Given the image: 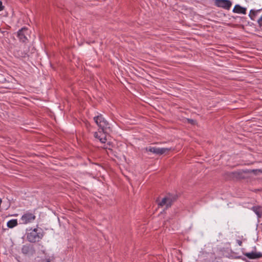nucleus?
<instances>
[{
	"mask_svg": "<svg viewBox=\"0 0 262 262\" xmlns=\"http://www.w3.org/2000/svg\"><path fill=\"white\" fill-rule=\"evenodd\" d=\"M257 172H260L262 173V170L261 169H245V170H239L236 171L228 172L226 173L227 177L230 179L233 180H239L244 179L245 177V173H253L255 174L257 173Z\"/></svg>",
	"mask_w": 262,
	"mask_h": 262,
	"instance_id": "obj_1",
	"label": "nucleus"
},
{
	"mask_svg": "<svg viewBox=\"0 0 262 262\" xmlns=\"http://www.w3.org/2000/svg\"><path fill=\"white\" fill-rule=\"evenodd\" d=\"M43 236V233L41 229H30L29 232L27 233V238L31 243L39 242Z\"/></svg>",
	"mask_w": 262,
	"mask_h": 262,
	"instance_id": "obj_2",
	"label": "nucleus"
},
{
	"mask_svg": "<svg viewBox=\"0 0 262 262\" xmlns=\"http://www.w3.org/2000/svg\"><path fill=\"white\" fill-rule=\"evenodd\" d=\"M177 200L176 196L168 195L162 199V201L158 203L161 207L165 206L166 209L171 207L172 203Z\"/></svg>",
	"mask_w": 262,
	"mask_h": 262,
	"instance_id": "obj_3",
	"label": "nucleus"
},
{
	"mask_svg": "<svg viewBox=\"0 0 262 262\" xmlns=\"http://www.w3.org/2000/svg\"><path fill=\"white\" fill-rule=\"evenodd\" d=\"M36 219L34 213L27 211L25 212L21 217V224H27L32 223Z\"/></svg>",
	"mask_w": 262,
	"mask_h": 262,
	"instance_id": "obj_4",
	"label": "nucleus"
},
{
	"mask_svg": "<svg viewBox=\"0 0 262 262\" xmlns=\"http://www.w3.org/2000/svg\"><path fill=\"white\" fill-rule=\"evenodd\" d=\"M94 120L98 126L101 128L103 130L107 127L108 125V122L103 117L102 115H99L97 116L94 117Z\"/></svg>",
	"mask_w": 262,
	"mask_h": 262,
	"instance_id": "obj_5",
	"label": "nucleus"
},
{
	"mask_svg": "<svg viewBox=\"0 0 262 262\" xmlns=\"http://www.w3.org/2000/svg\"><path fill=\"white\" fill-rule=\"evenodd\" d=\"M171 148H158L156 147H148L146 148V150L150 151L157 155H162L168 152Z\"/></svg>",
	"mask_w": 262,
	"mask_h": 262,
	"instance_id": "obj_6",
	"label": "nucleus"
},
{
	"mask_svg": "<svg viewBox=\"0 0 262 262\" xmlns=\"http://www.w3.org/2000/svg\"><path fill=\"white\" fill-rule=\"evenodd\" d=\"M215 5L226 10H229L232 6V2L229 0H215Z\"/></svg>",
	"mask_w": 262,
	"mask_h": 262,
	"instance_id": "obj_7",
	"label": "nucleus"
},
{
	"mask_svg": "<svg viewBox=\"0 0 262 262\" xmlns=\"http://www.w3.org/2000/svg\"><path fill=\"white\" fill-rule=\"evenodd\" d=\"M27 35H28V29L26 27L21 28L17 32V37L23 42H26L28 40Z\"/></svg>",
	"mask_w": 262,
	"mask_h": 262,
	"instance_id": "obj_8",
	"label": "nucleus"
},
{
	"mask_svg": "<svg viewBox=\"0 0 262 262\" xmlns=\"http://www.w3.org/2000/svg\"><path fill=\"white\" fill-rule=\"evenodd\" d=\"M244 255L251 259H258L262 257V253L260 252H247L244 253Z\"/></svg>",
	"mask_w": 262,
	"mask_h": 262,
	"instance_id": "obj_9",
	"label": "nucleus"
},
{
	"mask_svg": "<svg viewBox=\"0 0 262 262\" xmlns=\"http://www.w3.org/2000/svg\"><path fill=\"white\" fill-rule=\"evenodd\" d=\"M232 12L235 13L246 14L247 13V8L236 4L233 9Z\"/></svg>",
	"mask_w": 262,
	"mask_h": 262,
	"instance_id": "obj_10",
	"label": "nucleus"
},
{
	"mask_svg": "<svg viewBox=\"0 0 262 262\" xmlns=\"http://www.w3.org/2000/svg\"><path fill=\"white\" fill-rule=\"evenodd\" d=\"M34 251L33 246L30 245H25L21 248L22 253L25 255L32 254Z\"/></svg>",
	"mask_w": 262,
	"mask_h": 262,
	"instance_id": "obj_11",
	"label": "nucleus"
},
{
	"mask_svg": "<svg viewBox=\"0 0 262 262\" xmlns=\"http://www.w3.org/2000/svg\"><path fill=\"white\" fill-rule=\"evenodd\" d=\"M262 12V9L258 10H251L250 11V13L249 14V16L251 18V20H255L256 17L259 15L260 13Z\"/></svg>",
	"mask_w": 262,
	"mask_h": 262,
	"instance_id": "obj_12",
	"label": "nucleus"
},
{
	"mask_svg": "<svg viewBox=\"0 0 262 262\" xmlns=\"http://www.w3.org/2000/svg\"><path fill=\"white\" fill-rule=\"evenodd\" d=\"M252 210L257 215V218L260 219L262 216V208L259 206H254L251 208Z\"/></svg>",
	"mask_w": 262,
	"mask_h": 262,
	"instance_id": "obj_13",
	"label": "nucleus"
},
{
	"mask_svg": "<svg viewBox=\"0 0 262 262\" xmlns=\"http://www.w3.org/2000/svg\"><path fill=\"white\" fill-rule=\"evenodd\" d=\"M17 220L16 219H12L9 221L7 223V226L9 228H12L17 225Z\"/></svg>",
	"mask_w": 262,
	"mask_h": 262,
	"instance_id": "obj_14",
	"label": "nucleus"
},
{
	"mask_svg": "<svg viewBox=\"0 0 262 262\" xmlns=\"http://www.w3.org/2000/svg\"><path fill=\"white\" fill-rule=\"evenodd\" d=\"M94 136L96 138L99 139V141L102 143H105L106 141L105 136H103V134L99 135L98 133L96 132L95 133Z\"/></svg>",
	"mask_w": 262,
	"mask_h": 262,
	"instance_id": "obj_15",
	"label": "nucleus"
},
{
	"mask_svg": "<svg viewBox=\"0 0 262 262\" xmlns=\"http://www.w3.org/2000/svg\"><path fill=\"white\" fill-rule=\"evenodd\" d=\"M42 262H51L50 258L46 257L45 259L42 260Z\"/></svg>",
	"mask_w": 262,
	"mask_h": 262,
	"instance_id": "obj_16",
	"label": "nucleus"
},
{
	"mask_svg": "<svg viewBox=\"0 0 262 262\" xmlns=\"http://www.w3.org/2000/svg\"><path fill=\"white\" fill-rule=\"evenodd\" d=\"M111 145L110 143H107V144L104 145L103 146L104 149H110L109 146Z\"/></svg>",
	"mask_w": 262,
	"mask_h": 262,
	"instance_id": "obj_17",
	"label": "nucleus"
},
{
	"mask_svg": "<svg viewBox=\"0 0 262 262\" xmlns=\"http://www.w3.org/2000/svg\"><path fill=\"white\" fill-rule=\"evenodd\" d=\"M4 9V6L3 5V3L0 1V11L3 10Z\"/></svg>",
	"mask_w": 262,
	"mask_h": 262,
	"instance_id": "obj_18",
	"label": "nucleus"
},
{
	"mask_svg": "<svg viewBox=\"0 0 262 262\" xmlns=\"http://www.w3.org/2000/svg\"><path fill=\"white\" fill-rule=\"evenodd\" d=\"M236 242L239 246H242V242L241 240L237 239L236 240Z\"/></svg>",
	"mask_w": 262,
	"mask_h": 262,
	"instance_id": "obj_19",
	"label": "nucleus"
},
{
	"mask_svg": "<svg viewBox=\"0 0 262 262\" xmlns=\"http://www.w3.org/2000/svg\"><path fill=\"white\" fill-rule=\"evenodd\" d=\"M189 121H190V122H191V123H192V122L193 121V120H190Z\"/></svg>",
	"mask_w": 262,
	"mask_h": 262,
	"instance_id": "obj_20",
	"label": "nucleus"
}]
</instances>
